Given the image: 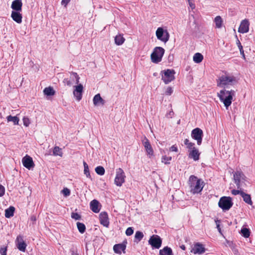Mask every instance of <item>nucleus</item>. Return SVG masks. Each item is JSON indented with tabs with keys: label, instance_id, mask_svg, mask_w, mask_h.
Returning a JSON list of instances; mask_svg holds the SVG:
<instances>
[{
	"label": "nucleus",
	"instance_id": "nucleus-1",
	"mask_svg": "<svg viewBox=\"0 0 255 255\" xmlns=\"http://www.w3.org/2000/svg\"><path fill=\"white\" fill-rule=\"evenodd\" d=\"M188 184L190 192L193 194L200 193L204 186V183L202 180L193 175L189 177Z\"/></svg>",
	"mask_w": 255,
	"mask_h": 255
},
{
	"label": "nucleus",
	"instance_id": "nucleus-2",
	"mask_svg": "<svg viewBox=\"0 0 255 255\" xmlns=\"http://www.w3.org/2000/svg\"><path fill=\"white\" fill-rule=\"evenodd\" d=\"M235 91L231 90H227L225 88L221 90L219 93H217V96L220 101L223 103L226 109L228 110L229 106H231L233 96L235 95Z\"/></svg>",
	"mask_w": 255,
	"mask_h": 255
},
{
	"label": "nucleus",
	"instance_id": "nucleus-3",
	"mask_svg": "<svg viewBox=\"0 0 255 255\" xmlns=\"http://www.w3.org/2000/svg\"><path fill=\"white\" fill-rule=\"evenodd\" d=\"M233 205L232 198L229 196H223L220 198L219 202V207L223 211L229 210Z\"/></svg>",
	"mask_w": 255,
	"mask_h": 255
},
{
	"label": "nucleus",
	"instance_id": "nucleus-4",
	"mask_svg": "<svg viewBox=\"0 0 255 255\" xmlns=\"http://www.w3.org/2000/svg\"><path fill=\"white\" fill-rule=\"evenodd\" d=\"M165 50L161 47H156L151 54V60L154 63L160 62L164 54Z\"/></svg>",
	"mask_w": 255,
	"mask_h": 255
},
{
	"label": "nucleus",
	"instance_id": "nucleus-5",
	"mask_svg": "<svg viewBox=\"0 0 255 255\" xmlns=\"http://www.w3.org/2000/svg\"><path fill=\"white\" fill-rule=\"evenodd\" d=\"M155 34L157 38L164 43H166L169 40L170 37L169 32L166 29H164L162 27L157 28Z\"/></svg>",
	"mask_w": 255,
	"mask_h": 255
},
{
	"label": "nucleus",
	"instance_id": "nucleus-6",
	"mask_svg": "<svg viewBox=\"0 0 255 255\" xmlns=\"http://www.w3.org/2000/svg\"><path fill=\"white\" fill-rule=\"evenodd\" d=\"M191 136L194 140L197 141L198 145H200L202 142L203 131L200 128H196L191 131Z\"/></svg>",
	"mask_w": 255,
	"mask_h": 255
},
{
	"label": "nucleus",
	"instance_id": "nucleus-7",
	"mask_svg": "<svg viewBox=\"0 0 255 255\" xmlns=\"http://www.w3.org/2000/svg\"><path fill=\"white\" fill-rule=\"evenodd\" d=\"M161 72L164 74V75H162L161 79L165 84H167L174 80L175 77L174 74L175 73L174 70L168 69L164 71H162Z\"/></svg>",
	"mask_w": 255,
	"mask_h": 255
},
{
	"label": "nucleus",
	"instance_id": "nucleus-8",
	"mask_svg": "<svg viewBox=\"0 0 255 255\" xmlns=\"http://www.w3.org/2000/svg\"><path fill=\"white\" fill-rule=\"evenodd\" d=\"M162 242V239L157 235H153L148 240V244L152 249H159L161 246Z\"/></svg>",
	"mask_w": 255,
	"mask_h": 255
},
{
	"label": "nucleus",
	"instance_id": "nucleus-9",
	"mask_svg": "<svg viewBox=\"0 0 255 255\" xmlns=\"http://www.w3.org/2000/svg\"><path fill=\"white\" fill-rule=\"evenodd\" d=\"M126 176L124 170L119 168L116 170V176L115 179V184L119 187H121L125 182Z\"/></svg>",
	"mask_w": 255,
	"mask_h": 255
},
{
	"label": "nucleus",
	"instance_id": "nucleus-10",
	"mask_svg": "<svg viewBox=\"0 0 255 255\" xmlns=\"http://www.w3.org/2000/svg\"><path fill=\"white\" fill-rule=\"evenodd\" d=\"M234 81H235V78L233 76H222L217 81V86L220 87H225Z\"/></svg>",
	"mask_w": 255,
	"mask_h": 255
},
{
	"label": "nucleus",
	"instance_id": "nucleus-11",
	"mask_svg": "<svg viewBox=\"0 0 255 255\" xmlns=\"http://www.w3.org/2000/svg\"><path fill=\"white\" fill-rule=\"evenodd\" d=\"M80 77L76 72H71L70 79L65 78L63 80V83L67 86L71 87L75 82L76 84H78L79 82Z\"/></svg>",
	"mask_w": 255,
	"mask_h": 255
},
{
	"label": "nucleus",
	"instance_id": "nucleus-12",
	"mask_svg": "<svg viewBox=\"0 0 255 255\" xmlns=\"http://www.w3.org/2000/svg\"><path fill=\"white\" fill-rule=\"evenodd\" d=\"M234 182L238 188H240L241 181H246L247 178L242 171H237L234 174Z\"/></svg>",
	"mask_w": 255,
	"mask_h": 255
},
{
	"label": "nucleus",
	"instance_id": "nucleus-13",
	"mask_svg": "<svg viewBox=\"0 0 255 255\" xmlns=\"http://www.w3.org/2000/svg\"><path fill=\"white\" fill-rule=\"evenodd\" d=\"M15 245L19 251L22 252H25L27 245L24 241L22 236L19 235L17 236L15 240Z\"/></svg>",
	"mask_w": 255,
	"mask_h": 255
},
{
	"label": "nucleus",
	"instance_id": "nucleus-14",
	"mask_svg": "<svg viewBox=\"0 0 255 255\" xmlns=\"http://www.w3.org/2000/svg\"><path fill=\"white\" fill-rule=\"evenodd\" d=\"M22 163L23 166L29 170L33 168L35 165L32 158L27 154L22 158Z\"/></svg>",
	"mask_w": 255,
	"mask_h": 255
},
{
	"label": "nucleus",
	"instance_id": "nucleus-15",
	"mask_svg": "<svg viewBox=\"0 0 255 255\" xmlns=\"http://www.w3.org/2000/svg\"><path fill=\"white\" fill-rule=\"evenodd\" d=\"M75 89L73 91V95L78 101H80L82 98V93L83 92V86L81 84L74 86Z\"/></svg>",
	"mask_w": 255,
	"mask_h": 255
},
{
	"label": "nucleus",
	"instance_id": "nucleus-16",
	"mask_svg": "<svg viewBox=\"0 0 255 255\" xmlns=\"http://www.w3.org/2000/svg\"><path fill=\"white\" fill-rule=\"evenodd\" d=\"M206 249L202 244L200 243H196L194 244L191 252L194 254L201 255L204 253Z\"/></svg>",
	"mask_w": 255,
	"mask_h": 255
},
{
	"label": "nucleus",
	"instance_id": "nucleus-17",
	"mask_svg": "<svg viewBox=\"0 0 255 255\" xmlns=\"http://www.w3.org/2000/svg\"><path fill=\"white\" fill-rule=\"evenodd\" d=\"M100 223L101 225L106 227H108L109 226V219L108 213L105 212H102L99 215Z\"/></svg>",
	"mask_w": 255,
	"mask_h": 255
},
{
	"label": "nucleus",
	"instance_id": "nucleus-18",
	"mask_svg": "<svg viewBox=\"0 0 255 255\" xmlns=\"http://www.w3.org/2000/svg\"><path fill=\"white\" fill-rule=\"evenodd\" d=\"M127 244V241H125L121 244L115 245L113 247L114 252L116 254H121L122 251H123L124 253H125Z\"/></svg>",
	"mask_w": 255,
	"mask_h": 255
},
{
	"label": "nucleus",
	"instance_id": "nucleus-19",
	"mask_svg": "<svg viewBox=\"0 0 255 255\" xmlns=\"http://www.w3.org/2000/svg\"><path fill=\"white\" fill-rule=\"evenodd\" d=\"M249 22L248 19H244L242 21L240 27L238 29V32L241 33H247L249 31Z\"/></svg>",
	"mask_w": 255,
	"mask_h": 255
},
{
	"label": "nucleus",
	"instance_id": "nucleus-20",
	"mask_svg": "<svg viewBox=\"0 0 255 255\" xmlns=\"http://www.w3.org/2000/svg\"><path fill=\"white\" fill-rule=\"evenodd\" d=\"M101 206L100 202L96 199L93 200L90 204V209L95 213L100 212Z\"/></svg>",
	"mask_w": 255,
	"mask_h": 255
},
{
	"label": "nucleus",
	"instance_id": "nucleus-21",
	"mask_svg": "<svg viewBox=\"0 0 255 255\" xmlns=\"http://www.w3.org/2000/svg\"><path fill=\"white\" fill-rule=\"evenodd\" d=\"M22 2L21 0H14L12 2L11 8L12 11H21Z\"/></svg>",
	"mask_w": 255,
	"mask_h": 255
},
{
	"label": "nucleus",
	"instance_id": "nucleus-22",
	"mask_svg": "<svg viewBox=\"0 0 255 255\" xmlns=\"http://www.w3.org/2000/svg\"><path fill=\"white\" fill-rule=\"evenodd\" d=\"M21 11H12L11 17L15 22L17 23H21L22 22V15L20 13Z\"/></svg>",
	"mask_w": 255,
	"mask_h": 255
},
{
	"label": "nucleus",
	"instance_id": "nucleus-23",
	"mask_svg": "<svg viewBox=\"0 0 255 255\" xmlns=\"http://www.w3.org/2000/svg\"><path fill=\"white\" fill-rule=\"evenodd\" d=\"M145 141H143V145L145 148L147 154L149 156L153 155V150L147 138L145 137Z\"/></svg>",
	"mask_w": 255,
	"mask_h": 255
},
{
	"label": "nucleus",
	"instance_id": "nucleus-24",
	"mask_svg": "<svg viewBox=\"0 0 255 255\" xmlns=\"http://www.w3.org/2000/svg\"><path fill=\"white\" fill-rule=\"evenodd\" d=\"M200 155V153L196 148L189 151L188 157L190 158H192L194 161H197L199 159Z\"/></svg>",
	"mask_w": 255,
	"mask_h": 255
},
{
	"label": "nucleus",
	"instance_id": "nucleus-25",
	"mask_svg": "<svg viewBox=\"0 0 255 255\" xmlns=\"http://www.w3.org/2000/svg\"><path fill=\"white\" fill-rule=\"evenodd\" d=\"M159 255H173V252L170 247L166 246L159 251Z\"/></svg>",
	"mask_w": 255,
	"mask_h": 255
},
{
	"label": "nucleus",
	"instance_id": "nucleus-26",
	"mask_svg": "<svg viewBox=\"0 0 255 255\" xmlns=\"http://www.w3.org/2000/svg\"><path fill=\"white\" fill-rule=\"evenodd\" d=\"M93 104L95 106H97L99 103L102 105L105 104V101L102 98L100 94H96L93 98Z\"/></svg>",
	"mask_w": 255,
	"mask_h": 255
},
{
	"label": "nucleus",
	"instance_id": "nucleus-27",
	"mask_svg": "<svg viewBox=\"0 0 255 255\" xmlns=\"http://www.w3.org/2000/svg\"><path fill=\"white\" fill-rule=\"evenodd\" d=\"M241 196L243 198V200L245 202L250 205H252L253 204V202L251 199V195L246 193L243 191V193H242Z\"/></svg>",
	"mask_w": 255,
	"mask_h": 255
},
{
	"label": "nucleus",
	"instance_id": "nucleus-28",
	"mask_svg": "<svg viewBox=\"0 0 255 255\" xmlns=\"http://www.w3.org/2000/svg\"><path fill=\"white\" fill-rule=\"evenodd\" d=\"M15 211V208L13 206H10L5 210V217L7 218H10L13 216Z\"/></svg>",
	"mask_w": 255,
	"mask_h": 255
},
{
	"label": "nucleus",
	"instance_id": "nucleus-29",
	"mask_svg": "<svg viewBox=\"0 0 255 255\" xmlns=\"http://www.w3.org/2000/svg\"><path fill=\"white\" fill-rule=\"evenodd\" d=\"M43 93L47 96H52L55 95V91L52 87H48L45 88L43 90Z\"/></svg>",
	"mask_w": 255,
	"mask_h": 255
},
{
	"label": "nucleus",
	"instance_id": "nucleus-30",
	"mask_svg": "<svg viewBox=\"0 0 255 255\" xmlns=\"http://www.w3.org/2000/svg\"><path fill=\"white\" fill-rule=\"evenodd\" d=\"M125 41V38L123 37V35L121 34L117 35L115 37V42L117 45H121L124 43Z\"/></svg>",
	"mask_w": 255,
	"mask_h": 255
},
{
	"label": "nucleus",
	"instance_id": "nucleus-31",
	"mask_svg": "<svg viewBox=\"0 0 255 255\" xmlns=\"http://www.w3.org/2000/svg\"><path fill=\"white\" fill-rule=\"evenodd\" d=\"M143 234L142 232L138 231H136L134 235V242L138 243L143 238Z\"/></svg>",
	"mask_w": 255,
	"mask_h": 255
},
{
	"label": "nucleus",
	"instance_id": "nucleus-32",
	"mask_svg": "<svg viewBox=\"0 0 255 255\" xmlns=\"http://www.w3.org/2000/svg\"><path fill=\"white\" fill-rule=\"evenodd\" d=\"M184 143L185 145H186L187 148L189 149V151L190 150L194 149V148H196L195 147V143L192 142H190L188 139L186 138L184 140Z\"/></svg>",
	"mask_w": 255,
	"mask_h": 255
},
{
	"label": "nucleus",
	"instance_id": "nucleus-33",
	"mask_svg": "<svg viewBox=\"0 0 255 255\" xmlns=\"http://www.w3.org/2000/svg\"><path fill=\"white\" fill-rule=\"evenodd\" d=\"M6 119L7 122H12L13 123L14 125H18L19 119L16 116H12L11 115L8 116L6 117Z\"/></svg>",
	"mask_w": 255,
	"mask_h": 255
},
{
	"label": "nucleus",
	"instance_id": "nucleus-34",
	"mask_svg": "<svg viewBox=\"0 0 255 255\" xmlns=\"http://www.w3.org/2000/svg\"><path fill=\"white\" fill-rule=\"evenodd\" d=\"M203 59V56L200 53H196L193 56V61L196 63H199Z\"/></svg>",
	"mask_w": 255,
	"mask_h": 255
},
{
	"label": "nucleus",
	"instance_id": "nucleus-35",
	"mask_svg": "<svg viewBox=\"0 0 255 255\" xmlns=\"http://www.w3.org/2000/svg\"><path fill=\"white\" fill-rule=\"evenodd\" d=\"M83 165H84V174L86 175V176L87 178H90L91 180H92V179L91 178V176L90 175V173L88 164L85 161H83Z\"/></svg>",
	"mask_w": 255,
	"mask_h": 255
},
{
	"label": "nucleus",
	"instance_id": "nucleus-36",
	"mask_svg": "<svg viewBox=\"0 0 255 255\" xmlns=\"http://www.w3.org/2000/svg\"><path fill=\"white\" fill-rule=\"evenodd\" d=\"M214 22L216 24V27L219 28L222 26L223 20L222 17L220 16H217L214 19Z\"/></svg>",
	"mask_w": 255,
	"mask_h": 255
},
{
	"label": "nucleus",
	"instance_id": "nucleus-37",
	"mask_svg": "<svg viewBox=\"0 0 255 255\" xmlns=\"http://www.w3.org/2000/svg\"><path fill=\"white\" fill-rule=\"evenodd\" d=\"M250 231L247 228H243L241 230V235L246 238H249L250 236Z\"/></svg>",
	"mask_w": 255,
	"mask_h": 255
},
{
	"label": "nucleus",
	"instance_id": "nucleus-38",
	"mask_svg": "<svg viewBox=\"0 0 255 255\" xmlns=\"http://www.w3.org/2000/svg\"><path fill=\"white\" fill-rule=\"evenodd\" d=\"M77 227L78 228V230L79 232L83 234L85 231H86V226L84 225V224L80 222H77Z\"/></svg>",
	"mask_w": 255,
	"mask_h": 255
},
{
	"label": "nucleus",
	"instance_id": "nucleus-39",
	"mask_svg": "<svg viewBox=\"0 0 255 255\" xmlns=\"http://www.w3.org/2000/svg\"><path fill=\"white\" fill-rule=\"evenodd\" d=\"M95 172L99 175H103L105 174V168L102 166H98L95 168Z\"/></svg>",
	"mask_w": 255,
	"mask_h": 255
},
{
	"label": "nucleus",
	"instance_id": "nucleus-40",
	"mask_svg": "<svg viewBox=\"0 0 255 255\" xmlns=\"http://www.w3.org/2000/svg\"><path fill=\"white\" fill-rule=\"evenodd\" d=\"M53 154L55 156L59 155L62 156V152L61 149L58 146H55L53 150Z\"/></svg>",
	"mask_w": 255,
	"mask_h": 255
},
{
	"label": "nucleus",
	"instance_id": "nucleus-41",
	"mask_svg": "<svg viewBox=\"0 0 255 255\" xmlns=\"http://www.w3.org/2000/svg\"><path fill=\"white\" fill-rule=\"evenodd\" d=\"M171 159L172 157L171 156L167 157L166 156H163L161 158V162L165 164H169Z\"/></svg>",
	"mask_w": 255,
	"mask_h": 255
},
{
	"label": "nucleus",
	"instance_id": "nucleus-42",
	"mask_svg": "<svg viewBox=\"0 0 255 255\" xmlns=\"http://www.w3.org/2000/svg\"><path fill=\"white\" fill-rule=\"evenodd\" d=\"M237 43L238 44L239 49H240V51L241 54L242 55L243 58L244 59H245V55L244 51V50H243V47L242 45H241V42H240V41L239 40H238V42Z\"/></svg>",
	"mask_w": 255,
	"mask_h": 255
},
{
	"label": "nucleus",
	"instance_id": "nucleus-43",
	"mask_svg": "<svg viewBox=\"0 0 255 255\" xmlns=\"http://www.w3.org/2000/svg\"><path fill=\"white\" fill-rule=\"evenodd\" d=\"M71 217L72 219H75V220H79L81 218V216L80 214L77 213L72 212L71 213Z\"/></svg>",
	"mask_w": 255,
	"mask_h": 255
},
{
	"label": "nucleus",
	"instance_id": "nucleus-44",
	"mask_svg": "<svg viewBox=\"0 0 255 255\" xmlns=\"http://www.w3.org/2000/svg\"><path fill=\"white\" fill-rule=\"evenodd\" d=\"M133 232L134 230L132 227H128L126 231V234L127 236H129L133 234Z\"/></svg>",
	"mask_w": 255,
	"mask_h": 255
},
{
	"label": "nucleus",
	"instance_id": "nucleus-45",
	"mask_svg": "<svg viewBox=\"0 0 255 255\" xmlns=\"http://www.w3.org/2000/svg\"><path fill=\"white\" fill-rule=\"evenodd\" d=\"M7 247H2L0 248V254L1 255H7Z\"/></svg>",
	"mask_w": 255,
	"mask_h": 255
},
{
	"label": "nucleus",
	"instance_id": "nucleus-46",
	"mask_svg": "<svg viewBox=\"0 0 255 255\" xmlns=\"http://www.w3.org/2000/svg\"><path fill=\"white\" fill-rule=\"evenodd\" d=\"M62 193L64 196L67 197L70 195V190L67 188H65L62 190Z\"/></svg>",
	"mask_w": 255,
	"mask_h": 255
},
{
	"label": "nucleus",
	"instance_id": "nucleus-47",
	"mask_svg": "<svg viewBox=\"0 0 255 255\" xmlns=\"http://www.w3.org/2000/svg\"><path fill=\"white\" fill-rule=\"evenodd\" d=\"M22 120L24 126H25L26 127H28L30 124V121L29 119L26 117H24Z\"/></svg>",
	"mask_w": 255,
	"mask_h": 255
},
{
	"label": "nucleus",
	"instance_id": "nucleus-48",
	"mask_svg": "<svg viewBox=\"0 0 255 255\" xmlns=\"http://www.w3.org/2000/svg\"><path fill=\"white\" fill-rule=\"evenodd\" d=\"M243 192V191L242 190H236V189H233L231 191L232 194L234 195H237L238 194H240L241 196Z\"/></svg>",
	"mask_w": 255,
	"mask_h": 255
},
{
	"label": "nucleus",
	"instance_id": "nucleus-49",
	"mask_svg": "<svg viewBox=\"0 0 255 255\" xmlns=\"http://www.w3.org/2000/svg\"><path fill=\"white\" fill-rule=\"evenodd\" d=\"M5 193V188L4 186L0 184V197H2Z\"/></svg>",
	"mask_w": 255,
	"mask_h": 255
},
{
	"label": "nucleus",
	"instance_id": "nucleus-50",
	"mask_svg": "<svg viewBox=\"0 0 255 255\" xmlns=\"http://www.w3.org/2000/svg\"><path fill=\"white\" fill-rule=\"evenodd\" d=\"M173 91L172 88L170 87H168L165 91V94L166 95H171V94L173 93Z\"/></svg>",
	"mask_w": 255,
	"mask_h": 255
},
{
	"label": "nucleus",
	"instance_id": "nucleus-51",
	"mask_svg": "<svg viewBox=\"0 0 255 255\" xmlns=\"http://www.w3.org/2000/svg\"><path fill=\"white\" fill-rule=\"evenodd\" d=\"M231 249L232 250L233 253L235 255H240L238 250L234 246H233L231 247Z\"/></svg>",
	"mask_w": 255,
	"mask_h": 255
},
{
	"label": "nucleus",
	"instance_id": "nucleus-52",
	"mask_svg": "<svg viewBox=\"0 0 255 255\" xmlns=\"http://www.w3.org/2000/svg\"><path fill=\"white\" fill-rule=\"evenodd\" d=\"M169 150H170V151L178 152V149L177 147L175 145H173L172 146H171L170 147V148H169Z\"/></svg>",
	"mask_w": 255,
	"mask_h": 255
},
{
	"label": "nucleus",
	"instance_id": "nucleus-53",
	"mask_svg": "<svg viewBox=\"0 0 255 255\" xmlns=\"http://www.w3.org/2000/svg\"><path fill=\"white\" fill-rule=\"evenodd\" d=\"M70 0H62L61 4L66 6L70 2Z\"/></svg>",
	"mask_w": 255,
	"mask_h": 255
},
{
	"label": "nucleus",
	"instance_id": "nucleus-54",
	"mask_svg": "<svg viewBox=\"0 0 255 255\" xmlns=\"http://www.w3.org/2000/svg\"><path fill=\"white\" fill-rule=\"evenodd\" d=\"M70 253H71V255H79L77 251H75L74 249H71L70 250Z\"/></svg>",
	"mask_w": 255,
	"mask_h": 255
},
{
	"label": "nucleus",
	"instance_id": "nucleus-55",
	"mask_svg": "<svg viewBox=\"0 0 255 255\" xmlns=\"http://www.w3.org/2000/svg\"><path fill=\"white\" fill-rule=\"evenodd\" d=\"M219 221H216V225H217V228L218 229V230L219 231V232L221 233V228L220 227V225L219 224L217 223V222H218Z\"/></svg>",
	"mask_w": 255,
	"mask_h": 255
},
{
	"label": "nucleus",
	"instance_id": "nucleus-56",
	"mask_svg": "<svg viewBox=\"0 0 255 255\" xmlns=\"http://www.w3.org/2000/svg\"><path fill=\"white\" fill-rule=\"evenodd\" d=\"M30 220H31L32 221H33V222L36 221V217H35V216H32L30 217Z\"/></svg>",
	"mask_w": 255,
	"mask_h": 255
},
{
	"label": "nucleus",
	"instance_id": "nucleus-57",
	"mask_svg": "<svg viewBox=\"0 0 255 255\" xmlns=\"http://www.w3.org/2000/svg\"><path fill=\"white\" fill-rule=\"evenodd\" d=\"M181 248L183 250H185V247L184 246V245H182L181 247Z\"/></svg>",
	"mask_w": 255,
	"mask_h": 255
}]
</instances>
